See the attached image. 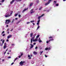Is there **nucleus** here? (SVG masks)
Masks as SVG:
<instances>
[{
  "label": "nucleus",
  "mask_w": 66,
  "mask_h": 66,
  "mask_svg": "<svg viewBox=\"0 0 66 66\" xmlns=\"http://www.w3.org/2000/svg\"><path fill=\"white\" fill-rule=\"evenodd\" d=\"M53 37H51L50 36L48 37L49 39H50V38H52L51 39H49L48 41H47L46 42V43L47 44H48L49 42H51V41H53L54 40V39L53 38Z\"/></svg>",
  "instance_id": "1"
},
{
  "label": "nucleus",
  "mask_w": 66,
  "mask_h": 66,
  "mask_svg": "<svg viewBox=\"0 0 66 66\" xmlns=\"http://www.w3.org/2000/svg\"><path fill=\"white\" fill-rule=\"evenodd\" d=\"M11 21L10 19H8V20H6L5 22V24H8L9 23V22H11Z\"/></svg>",
  "instance_id": "2"
},
{
  "label": "nucleus",
  "mask_w": 66,
  "mask_h": 66,
  "mask_svg": "<svg viewBox=\"0 0 66 66\" xmlns=\"http://www.w3.org/2000/svg\"><path fill=\"white\" fill-rule=\"evenodd\" d=\"M12 36L11 35H9V36H7V39H9L10 38V37H12Z\"/></svg>",
  "instance_id": "3"
},
{
  "label": "nucleus",
  "mask_w": 66,
  "mask_h": 66,
  "mask_svg": "<svg viewBox=\"0 0 66 66\" xmlns=\"http://www.w3.org/2000/svg\"><path fill=\"white\" fill-rule=\"evenodd\" d=\"M33 3H31L29 5V7H31L33 5Z\"/></svg>",
  "instance_id": "4"
},
{
  "label": "nucleus",
  "mask_w": 66,
  "mask_h": 66,
  "mask_svg": "<svg viewBox=\"0 0 66 66\" xmlns=\"http://www.w3.org/2000/svg\"><path fill=\"white\" fill-rule=\"evenodd\" d=\"M33 54L35 55H36V54H37V52L34 51L33 52Z\"/></svg>",
  "instance_id": "5"
},
{
  "label": "nucleus",
  "mask_w": 66,
  "mask_h": 66,
  "mask_svg": "<svg viewBox=\"0 0 66 66\" xmlns=\"http://www.w3.org/2000/svg\"><path fill=\"white\" fill-rule=\"evenodd\" d=\"M10 15L9 14H7V15H6L5 16V17H10Z\"/></svg>",
  "instance_id": "6"
},
{
  "label": "nucleus",
  "mask_w": 66,
  "mask_h": 66,
  "mask_svg": "<svg viewBox=\"0 0 66 66\" xmlns=\"http://www.w3.org/2000/svg\"><path fill=\"white\" fill-rule=\"evenodd\" d=\"M14 2V0H12V1L10 2V4H12Z\"/></svg>",
  "instance_id": "7"
},
{
  "label": "nucleus",
  "mask_w": 66,
  "mask_h": 66,
  "mask_svg": "<svg viewBox=\"0 0 66 66\" xmlns=\"http://www.w3.org/2000/svg\"><path fill=\"white\" fill-rule=\"evenodd\" d=\"M49 3H48H48H46L45 4V5H48V4H49Z\"/></svg>",
  "instance_id": "8"
},
{
  "label": "nucleus",
  "mask_w": 66,
  "mask_h": 66,
  "mask_svg": "<svg viewBox=\"0 0 66 66\" xmlns=\"http://www.w3.org/2000/svg\"><path fill=\"white\" fill-rule=\"evenodd\" d=\"M41 16H39L38 18V20H40V18H41Z\"/></svg>",
  "instance_id": "9"
},
{
  "label": "nucleus",
  "mask_w": 66,
  "mask_h": 66,
  "mask_svg": "<svg viewBox=\"0 0 66 66\" xmlns=\"http://www.w3.org/2000/svg\"><path fill=\"white\" fill-rule=\"evenodd\" d=\"M33 33H32L30 34V37H32V35H33Z\"/></svg>",
  "instance_id": "10"
},
{
  "label": "nucleus",
  "mask_w": 66,
  "mask_h": 66,
  "mask_svg": "<svg viewBox=\"0 0 66 66\" xmlns=\"http://www.w3.org/2000/svg\"><path fill=\"white\" fill-rule=\"evenodd\" d=\"M44 52L43 51H40V55H41Z\"/></svg>",
  "instance_id": "11"
},
{
  "label": "nucleus",
  "mask_w": 66,
  "mask_h": 66,
  "mask_svg": "<svg viewBox=\"0 0 66 66\" xmlns=\"http://www.w3.org/2000/svg\"><path fill=\"white\" fill-rule=\"evenodd\" d=\"M20 65H22V64H23L22 61H21L20 62Z\"/></svg>",
  "instance_id": "12"
},
{
  "label": "nucleus",
  "mask_w": 66,
  "mask_h": 66,
  "mask_svg": "<svg viewBox=\"0 0 66 66\" xmlns=\"http://www.w3.org/2000/svg\"><path fill=\"white\" fill-rule=\"evenodd\" d=\"M37 39L36 38V39H35V40H34V42H37Z\"/></svg>",
  "instance_id": "13"
},
{
  "label": "nucleus",
  "mask_w": 66,
  "mask_h": 66,
  "mask_svg": "<svg viewBox=\"0 0 66 66\" xmlns=\"http://www.w3.org/2000/svg\"><path fill=\"white\" fill-rule=\"evenodd\" d=\"M34 37H32V38L31 39V40H33V42H34Z\"/></svg>",
  "instance_id": "14"
},
{
  "label": "nucleus",
  "mask_w": 66,
  "mask_h": 66,
  "mask_svg": "<svg viewBox=\"0 0 66 66\" xmlns=\"http://www.w3.org/2000/svg\"><path fill=\"white\" fill-rule=\"evenodd\" d=\"M33 45L31 46H30V49H32V48H33Z\"/></svg>",
  "instance_id": "15"
},
{
  "label": "nucleus",
  "mask_w": 66,
  "mask_h": 66,
  "mask_svg": "<svg viewBox=\"0 0 66 66\" xmlns=\"http://www.w3.org/2000/svg\"><path fill=\"white\" fill-rule=\"evenodd\" d=\"M39 37V35H38L36 36V38H38Z\"/></svg>",
  "instance_id": "16"
},
{
  "label": "nucleus",
  "mask_w": 66,
  "mask_h": 66,
  "mask_svg": "<svg viewBox=\"0 0 66 66\" xmlns=\"http://www.w3.org/2000/svg\"><path fill=\"white\" fill-rule=\"evenodd\" d=\"M25 11H26V10H25V9H24V10H23V11H22V13H24Z\"/></svg>",
  "instance_id": "17"
},
{
  "label": "nucleus",
  "mask_w": 66,
  "mask_h": 66,
  "mask_svg": "<svg viewBox=\"0 0 66 66\" xmlns=\"http://www.w3.org/2000/svg\"><path fill=\"white\" fill-rule=\"evenodd\" d=\"M5 42V40H3L2 41V44H4V42Z\"/></svg>",
  "instance_id": "18"
},
{
  "label": "nucleus",
  "mask_w": 66,
  "mask_h": 66,
  "mask_svg": "<svg viewBox=\"0 0 66 66\" xmlns=\"http://www.w3.org/2000/svg\"><path fill=\"white\" fill-rule=\"evenodd\" d=\"M15 20V19H13L12 21H11L12 23H13V22Z\"/></svg>",
  "instance_id": "19"
},
{
  "label": "nucleus",
  "mask_w": 66,
  "mask_h": 66,
  "mask_svg": "<svg viewBox=\"0 0 66 66\" xmlns=\"http://www.w3.org/2000/svg\"><path fill=\"white\" fill-rule=\"evenodd\" d=\"M6 47V45H4V49H5Z\"/></svg>",
  "instance_id": "20"
},
{
  "label": "nucleus",
  "mask_w": 66,
  "mask_h": 66,
  "mask_svg": "<svg viewBox=\"0 0 66 66\" xmlns=\"http://www.w3.org/2000/svg\"><path fill=\"white\" fill-rule=\"evenodd\" d=\"M52 0H49L48 1V3H50V2H51V1H52Z\"/></svg>",
  "instance_id": "21"
},
{
  "label": "nucleus",
  "mask_w": 66,
  "mask_h": 66,
  "mask_svg": "<svg viewBox=\"0 0 66 66\" xmlns=\"http://www.w3.org/2000/svg\"><path fill=\"white\" fill-rule=\"evenodd\" d=\"M36 2L37 3H38L39 2V1L37 0L36 1Z\"/></svg>",
  "instance_id": "22"
},
{
  "label": "nucleus",
  "mask_w": 66,
  "mask_h": 66,
  "mask_svg": "<svg viewBox=\"0 0 66 66\" xmlns=\"http://www.w3.org/2000/svg\"><path fill=\"white\" fill-rule=\"evenodd\" d=\"M20 21H19L18 22H17L16 23V24H18V23H19V22H20Z\"/></svg>",
  "instance_id": "23"
},
{
  "label": "nucleus",
  "mask_w": 66,
  "mask_h": 66,
  "mask_svg": "<svg viewBox=\"0 0 66 66\" xmlns=\"http://www.w3.org/2000/svg\"><path fill=\"white\" fill-rule=\"evenodd\" d=\"M40 27V26H39L37 28V30H38V29H39V27Z\"/></svg>",
  "instance_id": "24"
},
{
  "label": "nucleus",
  "mask_w": 66,
  "mask_h": 66,
  "mask_svg": "<svg viewBox=\"0 0 66 66\" xmlns=\"http://www.w3.org/2000/svg\"><path fill=\"white\" fill-rule=\"evenodd\" d=\"M34 22V20H33V21H30V22L31 23H32V22Z\"/></svg>",
  "instance_id": "25"
},
{
  "label": "nucleus",
  "mask_w": 66,
  "mask_h": 66,
  "mask_svg": "<svg viewBox=\"0 0 66 66\" xmlns=\"http://www.w3.org/2000/svg\"><path fill=\"white\" fill-rule=\"evenodd\" d=\"M43 8V7H40L39 8V10H41V9Z\"/></svg>",
  "instance_id": "26"
},
{
  "label": "nucleus",
  "mask_w": 66,
  "mask_h": 66,
  "mask_svg": "<svg viewBox=\"0 0 66 66\" xmlns=\"http://www.w3.org/2000/svg\"><path fill=\"white\" fill-rule=\"evenodd\" d=\"M13 11H12L10 13V16H11V15H12V14L13 13Z\"/></svg>",
  "instance_id": "27"
},
{
  "label": "nucleus",
  "mask_w": 66,
  "mask_h": 66,
  "mask_svg": "<svg viewBox=\"0 0 66 66\" xmlns=\"http://www.w3.org/2000/svg\"><path fill=\"white\" fill-rule=\"evenodd\" d=\"M56 6H59V4L56 3Z\"/></svg>",
  "instance_id": "28"
},
{
  "label": "nucleus",
  "mask_w": 66,
  "mask_h": 66,
  "mask_svg": "<svg viewBox=\"0 0 66 66\" xmlns=\"http://www.w3.org/2000/svg\"><path fill=\"white\" fill-rule=\"evenodd\" d=\"M44 15H45V14H43L40 16L42 17H43Z\"/></svg>",
  "instance_id": "29"
},
{
  "label": "nucleus",
  "mask_w": 66,
  "mask_h": 66,
  "mask_svg": "<svg viewBox=\"0 0 66 66\" xmlns=\"http://www.w3.org/2000/svg\"><path fill=\"white\" fill-rule=\"evenodd\" d=\"M35 12V11H32V12H31L30 13H31V14H32V13H34Z\"/></svg>",
  "instance_id": "30"
},
{
  "label": "nucleus",
  "mask_w": 66,
  "mask_h": 66,
  "mask_svg": "<svg viewBox=\"0 0 66 66\" xmlns=\"http://www.w3.org/2000/svg\"><path fill=\"white\" fill-rule=\"evenodd\" d=\"M25 10H26V11H28V8H27L26 9H25Z\"/></svg>",
  "instance_id": "31"
},
{
  "label": "nucleus",
  "mask_w": 66,
  "mask_h": 66,
  "mask_svg": "<svg viewBox=\"0 0 66 66\" xmlns=\"http://www.w3.org/2000/svg\"><path fill=\"white\" fill-rule=\"evenodd\" d=\"M37 25H38V26H39V23L37 22Z\"/></svg>",
  "instance_id": "32"
},
{
  "label": "nucleus",
  "mask_w": 66,
  "mask_h": 66,
  "mask_svg": "<svg viewBox=\"0 0 66 66\" xmlns=\"http://www.w3.org/2000/svg\"><path fill=\"white\" fill-rule=\"evenodd\" d=\"M4 31H3L1 33V34H3V33H4Z\"/></svg>",
  "instance_id": "33"
},
{
  "label": "nucleus",
  "mask_w": 66,
  "mask_h": 66,
  "mask_svg": "<svg viewBox=\"0 0 66 66\" xmlns=\"http://www.w3.org/2000/svg\"><path fill=\"white\" fill-rule=\"evenodd\" d=\"M5 0H2V2H4V1Z\"/></svg>",
  "instance_id": "34"
},
{
  "label": "nucleus",
  "mask_w": 66,
  "mask_h": 66,
  "mask_svg": "<svg viewBox=\"0 0 66 66\" xmlns=\"http://www.w3.org/2000/svg\"><path fill=\"white\" fill-rule=\"evenodd\" d=\"M18 15V14H16L15 15V16H17Z\"/></svg>",
  "instance_id": "35"
},
{
  "label": "nucleus",
  "mask_w": 66,
  "mask_h": 66,
  "mask_svg": "<svg viewBox=\"0 0 66 66\" xmlns=\"http://www.w3.org/2000/svg\"><path fill=\"white\" fill-rule=\"evenodd\" d=\"M40 20H39L37 21L38 22V23H39V22H40Z\"/></svg>",
  "instance_id": "36"
},
{
  "label": "nucleus",
  "mask_w": 66,
  "mask_h": 66,
  "mask_svg": "<svg viewBox=\"0 0 66 66\" xmlns=\"http://www.w3.org/2000/svg\"><path fill=\"white\" fill-rule=\"evenodd\" d=\"M18 16L19 17V18H20L21 17V15H19Z\"/></svg>",
  "instance_id": "37"
},
{
  "label": "nucleus",
  "mask_w": 66,
  "mask_h": 66,
  "mask_svg": "<svg viewBox=\"0 0 66 66\" xmlns=\"http://www.w3.org/2000/svg\"><path fill=\"white\" fill-rule=\"evenodd\" d=\"M39 43H41V42H42V41L40 40H39Z\"/></svg>",
  "instance_id": "38"
},
{
  "label": "nucleus",
  "mask_w": 66,
  "mask_h": 66,
  "mask_svg": "<svg viewBox=\"0 0 66 66\" xmlns=\"http://www.w3.org/2000/svg\"><path fill=\"white\" fill-rule=\"evenodd\" d=\"M50 49V47H49L48 48H47V50H49Z\"/></svg>",
  "instance_id": "39"
},
{
  "label": "nucleus",
  "mask_w": 66,
  "mask_h": 66,
  "mask_svg": "<svg viewBox=\"0 0 66 66\" xmlns=\"http://www.w3.org/2000/svg\"><path fill=\"white\" fill-rule=\"evenodd\" d=\"M14 64V62H13L11 64V65H13Z\"/></svg>",
  "instance_id": "40"
},
{
  "label": "nucleus",
  "mask_w": 66,
  "mask_h": 66,
  "mask_svg": "<svg viewBox=\"0 0 66 66\" xmlns=\"http://www.w3.org/2000/svg\"><path fill=\"white\" fill-rule=\"evenodd\" d=\"M5 34H3V35L2 36H5Z\"/></svg>",
  "instance_id": "41"
},
{
  "label": "nucleus",
  "mask_w": 66,
  "mask_h": 66,
  "mask_svg": "<svg viewBox=\"0 0 66 66\" xmlns=\"http://www.w3.org/2000/svg\"><path fill=\"white\" fill-rule=\"evenodd\" d=\"M4 59H3L2 60V62H4Z\"/></svg>",
  "instance_id": "42"
},
{
  "label": "nucleus",
  "mask_w": 66,
  "mask_h": 66,
  "mask_svg": "<svg viewBox=\"0 0 66 66\" xmlns=\"http://www.w3.org/2000/svg\"><path fill=\"white\" fill-rule=\"evenodd\" d=\"M45 50H48V48H45Z\"/></svg>",
  "instance_id": "43"
},
{
  "label": "nucleus",
  "mask_w": 66,
  "mask_h": 66,
  "mask_svg": "<svg viewBox=\"0 0 66 66\" xmlns=\"http://www.w3.org/2000/svg\"><path fill=\"white\" fill-rule=\"evenodd\" d=\"M18 59V58L16 57L15 59V61H16V60H17Z\"/></svg>",
  "instance_id": "44"
},
{
  "label": "nucleus",
  "mask_w": 66,
  "mask_h": 66,
  "mask_svg": "<svg viewBox=\"0 0 66 66\" xmlns=\"http://www.w3.org/2000/svg\"><path fill=\"white\" fill-rule=\"evenodd\" d=\"M38 48V47H36L35 48V49H37Z\"/></svg>",
  "instance_id": "45"
},
{
  "label": "nucleus",
  "mask_w": 66,
  "mask_h": 66,
  "mask_svg": "<svg viewBox=\"0 0 66 66\" xmlns=\"http://www.w3.org/2000/svg\"><path fill=\"white\" fill-rule=\"evenodd\" d=\"M30 23V22H28L27 23V24H29Z\"/></svg>",
  "instance_id": "46"
},
{
  "label": "nucleus",
  "mask_w": 66,
  "mask_h": 66,
  "mask_svg": "<svg viewBox=\"0 0 66 66\" xmlns=\"http://www.w3.org/2000/svg\"><path fill=\"white\" fill-rule=\"evenodd\" d=\"M23 55V53H22L21 54V55H20L21 56H22Z\"/></svg>",
  "instance_id": "47"
},
{
  "label": "nucleus",
  "mask_w": 66,
  "mask_h": 66,
  "mask_svg": "<svg viewBox=\"0 0 66 66\" xmlns=\"http://www.w3.org/2000/svg\"><path fill=\"white\" fill-rule=\"evenodd\" d=\"M21 57V55H20L19 56V58H20Z\"/></svg>",
  "instance_id": "48"
},
{
  "label": "nucleus",
  "mask_w": 66,
  "mask_h": 66,
  "mask_svg": "<svg viewBox=\"0 0 66 66\" xmlns=\"http://www.w3.org/2000/svg\"><path fill=\"white\" fill-rule=\"evenodd\" d=\"M45 57H48V56H47L46 55H45Z\"/></svg>",
  "instance_id": "49"
},
{
  "label": "nucleus",
  "mask_w": 66,
  "mask_h": 66,
  "mask_svg": "<svg viewBox=\"0 0 66 66\" xmlns=\"http://www.w3.org/2000/svg\"><path fill=\"white\" fill-rule=\"evenodd\" d=\"M4 46H6V43H5L4 44Z\"/></svg>",
  "instance_id": "50"
},
{
  "label": "nucleus",
  "mask_w": 66,
  "mask_h": 66,
  "mask_svg": "<svg viewBox=\"0 0 66 66\" xmlns=\"http://www.w3.org/2000/svg\"><path fill=\"white\" fill-rule=\"evenodd\" d=\"M32 41H33V40H31V43H32Z\"/></svg>",
  "instance_id": "51"
},
{
  "label": "nucleus",
  "mask_w": 66,
  "mask_h": 66,
  "mask_svg": "<svg viewBox=\"0 0 66 66\" xmlns=\"http://www.w3.org/2000/svg\"><path fill=\"white\" fill-rule=\"evenodd\" d=\"M49 10H47L46 12H49Z\"/></svg>",
  "instance_id": "52"
},
{
  "label": "nucleus",
  "mask_w": 66,
  "mask_h": 66,
  "mask_svg": "<svg viewBox=\"0 0 66 66\" xmlns=\"http://www.w3.org/2000/svg\"><path fill=\"white\" fill-rule=\"evenodd\" d=\"M12 46H14V44H11Z\"/></svg>",
  "instance_id": "53"
},
{
  "label": "nucleus",
  "mask_w": 66,
  "mask_h": 66,
  "mask_svg": "<svg viewBox=\"0 0 66 66\" xmlns=\"http://www.w3.org/2000/svg\"><path fill=\"white\" fill-rule=\"evenodd\" d=\"M22 0H18V1H19V2H20V1H22Z\"/></svg>",
  "instance_id": "54"
},
{
  "label": "nucleus",
  "mask_w": 66,
  "mask_h": 66,
  "mask_svg": "<svg viewBox=\"0 0 66 66\" xmlns=\"http://www.w3.org/2000/svg\"><path fill=\"white\" fill-rule=\"evenodd\" d=\"M36 44V43H34L33 44V45H35Z\"/></svg>",
  "instance_id": "55"
},
{
  "label": "nucleus",
  "mask_w": 66,
  "mask_h": 66,
  "mask_svg": "<svg viewBox=\"0 0 66 66\" xmlns=\"http://www.w3.org/2000/svg\"><path fill=\"white\" fill-rule=\"evenodd\" d=\"M9 31V29H8L7 30V31Z\"/></svg>",
  "instance_id": "56"
},
{
  "label": "nucleus",
  "mask_w": 66,
  "mask_h": 66,
  "mask_svg": "<svg viewBox=\"0 0 66 66\" xmlns=\"http://www.w3.org/2000/svg\"><path fill=\"white\" fill-rule=\"evenodd\" d=\"M8 58H9V59H10V58H11V57L10 56H9L8 57Z\"/></svg>",
  "instance_id": "57"
},
{
  "label": "nucleus",
  "mask_w": 66,
  "mask_h": 66,
  "mask_svg": "<svg viewBox=\"0 0 66 66\" xmlns=\"http://www.w3.org/2000/svg\"><path fill=\"white\" fill-rule=\"evenodd\" d=\"M54 2H55V3H56V1H54Z\"/></svg>",
  "instance_id": "58"
},
{
  "label": "nucleus",
  "mask_w": 66,
  "mask_h": 66,
  "mask_svg": "<svg viewBox=\"0 0 66 66\" xmlns=\"http://www.w3.org/2000/svg\"><path fill=\"white\" fill-rule=\"evenodd\" d=\"M31 59V57H29V58H28V59Z\"/></svg>",
  "instance_id": "59"
},
{
  "label": "nucleus",
  "mask_w": 66,
  "mask_h": 66,
  "mask_svg": "<svg viewBox=\"0 0 66 66\" xmlns=\"http://www.w3.org/2000/svg\"><path fill=\"white\" fill-rule=\"evenodd\" d=\"M28 57H30V55H28Z\"/></svg>",
  "instance_id": "60"
},
{
  "label": "nucleus",
  "mask_w": 66,
  "mask_h": 66,
  "mask_svg": "<svg viewBox=\"0 0 66 66\" xmlns=\"http://www.w3.org/2000/svg\"><path fill=\"white\" fill-rule=\"evenodd\" d=\"M15 20H17L18 19V18H15Z\"/></svg>",
  "instance_id": "61"
},
{
  "label": "nucleus",
  "mask_w": 66,
  "mask_h": 66,
  "mask_svg": "<svg viewBox=\"0 0 66 66\" xmlns=\"http://www.w3.org/2000/svg\"><path fill=\"white\" fill-rule=\"evenodd\" d=\"M13 29H12L10 31H13Z\"/></svg>",
  "instance_id": "62"
},
{
  "label": "nucleus",
  "mask_w": 66,
  "mask_h": 66,
  "mask_svg": "<svg viewBox=\"0 0 66 66\" xmlns=\"http://www.w3.org/2000/svg\"><path fill=\"white\" fill-rule=\"evenodd\" d=\"M32 62H31V64H34V62H33V63H32Z\"/></svg>",
  "instance_id": "63"
},
{
  "label": "nucleus",
  "mask_w": 66,
  "mask_h": 66,
  "mask_svg": "<svg viewBox=\"0 0 66 66\" xmlns=\"http://www.w3.org/2000/svg\"><path fill=\"white\" fill-rule=\"evenodd\" d=\"M6 42H9V40L8 39H7Z\"/></svg>",
  "instance_id": "64"
}]
</instances>
